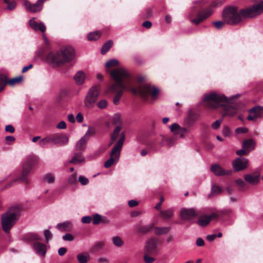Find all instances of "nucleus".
I'll use <instances>...</instances> for the list:
<instances>
[{
	"label": "nucleus",
	"mask_w": 263,
	"mask_h": 263,
	"mask_svg": "<svg viewBox=\"0 0 263 263\" xmlns=\"http://www.w3.org/2000/svg\"><path fill=\"white\" fill-rule=\"evenodd\" d=\"M101 86L97 85L89 90L85 99V105L87 108H92L98 100L100 94Z\"/></svg>",
	"instance_id": "obj_10"
},
{
	"label": "nucleus",
	"mask_w": 263,
	"mask_h": 263,
	"mask_svg": "<svg viewBox=\"0 0 263 263\" xmlns=\"http://www.w3.org/2000/svg\"><path fill=\"white\" fill-rule=\"evenodd\" d=\"M63 239L65 241H72L74 237L71 234L67 233L63 236Z\"/></svg>",
	"instance_id": "obj_57"
},
{
	"label": "nucleus",
	"mask_w": 263,
	"mask_h": 263,
	"mask_svg": "<svg viewBox=\"0 0 263 263\" xmlns=\"http://www.w3.org/2000/svg\"><path fill=\"white\" fill-rule=\"evenodd\" d=\"M33 248L36 253L40 256H44L46 253V246L39 241L33 243Z\"/></svg>",
	"instance_id": "obj_20"
},
{
	"label": "nucleus",
	"mask_w": 263,
	"mask_h": 263,
	"mask_svg": "<svg viewBox=\"0 0 263 263\" xmlns=\"http://www.w3.org/2000/svg\"><path fill=\"white\" fill-rule=\"evenodd\" d=\"M263 111V106H256L249 110V115L247 119L249 121H253L256 118L260 117Z\"/></svg>",
	"instance_id": "obj_16"
},
{
	"label": "nucleus",
	"mask_w": 263,
	"mask_h": 263,
	"mask_svg": "<svg viewBox=\"0 0 263 263\" xmlns=\"http://www.w3.org/2000/svg\"><path fill=\"white\" fill-rule=\"evenodd\" d=\"M211 9H204L201 2L195 4L189 14L190 21L196 25L202 22L208 18L212 14Z\"/></svg>",
	"instance_id": "obj_5"
},
{
	"label": "nucleus",
	"mask_w": 263,
	"mask_h": 263,
	"mask_svg": "<svg viewBox=\"0 0 263 263\" xmlns=\"http://www.w3.org/2000/svg\"><path fill=\"white\" fill-rule=\"evenodd\" d=\"M84 160L85 159L82 156L81 153H76L69 162L72 164H76L84 162Z\"/></svg>",
	"instance_id": "obj_27"
},
{
	"label": "nucleus",
	"mask_w": 263,
	"mask_h": 263,
	"mask_svg": "<svg viewBox=\"0 0 263 263\" xmlns=\"http://www.w3.org/2000/svg\"><path fill=\"white\" fill-rule=\"evenodd\" d=\"M7 84H8L7 76L4 74L0 73V92L4 89Z\"/></svg>",
	"instance_id": "obj_36"
},
{
	"label": "nucleus",
	"mask_w": 263,
	"mask_h": 263,
	"mask_svg": "<svg viewBox=\"0 0 263 263\" xmlns=\"http://www.w3.org/2000/svg\"><path fill=\"white\" fill-rule=\"evenodd\" d=\"M159 239L156 237H152L148 239L144 247V252L152 256H156L158 253V245Z\"/></svg>",
	"instance_id": "obj_12"
},
{
	"label": "nucleus",
	"mask_w": 263,
	"mask_h": 263,
	"mask_svg": "<svg viewBox=\"0 0 263 263\" xmlns=\"http://www.w3.org/2000/svg\"><path fill=\"white\" fill-rule=\"evenodd\" d=\"M176 138L174 137H168L166 139V141L167 143L170 145L171 146L173 144L174 141H175Z\"/></svg>",
	"instance_id": "obj_64"
},
{
	"label": "nucleus",
	"mask_w": 263,
	"mask_h": 263,
	"mask_svg": "<svg viewBox=\"0 0 263 263\" xmlns=\"http://www.w3.org/2000/svg\"><path fill=\"white\" fill-rule=\"evenodd\" d=\"M15 139L12 136H8L5 137V141L7 144L10 145L15 141Z\"/></svg>",
	"instance_id": "obj_56"
},
{
	"label": "nucleus",
	"mask_w": 263,
	"mask_h": 263,
	"mask_svg": "<svg viewBox=\"0 0 263 263\" xmlns=\"http://www.w3.org/2000/svg\"><path fill=\"white\" fill-rule=\"evenodd\" d=\"M74 56L73 48L68 46L62 48L60 51L50 52L46 55V59L49 63L59 66L65 63L70 62Z\"/></svg>",
	"instance_id": "obj_4"
},
{
	"label": "nucleus",
	"mask_w": 263,
	"mask_h": 263,
	"mask_svg": "<svg viewBox=\"0 0 263 263\" xmlns=\"http://www.w3.org/2000/svg\"><path fill=\"white\" fill-rule=\"evenodd\" d=\"M104 242L103 241H99L96 242L92 247V251H96L101 249L104 246Z\"/></svg>",
	"instance_id": "obj_51"
},
{
	"label": "nucleus",
	"mask_w": 263,
	"mask_h": 263,
	"mask_svg": "<svg viewBox=\"0 0 263 263\" xmlns=\"http://www.w3.org/2000/svg\"><path fill=\"white\" fill-rule=\"evenodd\" d=\"M160 138L161 139V140L160 141H159L158 138L157 140H154L152 142H150L148 143L147 146L151 149H154V146H155L156 143H158L159 145H163V140H164V137L160 136Z\"/></svg>",
	"instance_id": "obj_42"
},
{
	"label": "nucleus",
	"mask_w": 263,
	"mask_h": 263,
	"mask_svg": "<svg viewBox=\"0 0 263 263\" xmlns=\"http://www.w3.org/2000/svg\"><path fill=\"white\" fill-rule=\"evenodd\" d=\"M236 153L238 155L243 156L248 155L249 153L246 150V149L242 148L241 149L237 150Z\"/></svg>",
	"instance_id": "obj_59"
},
{
	"label": "nucleus",
	"mask_w": 263,
	"mask_h": 263,
	"mask_svg": "<svg viewBox=\"0 0 263 263\" xmlns=\"http://www.w3.org/2000/svg\"><path fill=\"white\" fill-rule=\"evenodd\" d=\"M26 239L30 242L38 241L42 240V238L35 233H29L26 236Z\"/></svg>",
	"instance_id": "obj_35"
},
{
	"label": "nucleus",
	"mask_w": 263,
	"mask_h": 263,
	"mask_svg": "<svg viewBox=\"0 0 263 263\" xmlns=\"http://www.w3.org/2000/svg\"><path fill=\"white\" fill-rule=\"evenodd\" d=\"M87 141V139L82 137L77 142L76 146L77 149L80 151H84L86 146Z\"/></svg>",
	"instance_id": "obj_33"
},
{
	"label": "nucleus",
	"mask_w": 263,
	"mask_h": 263,
	"mask_svg": "<svg viewBox=\"0 0 263 263\" xmlns=\"http://www.w3.org/2000/svg\"><path fill=\"white\" fill-rule=\"evenodd\" d=\"M30 27L35 31L40 30L44 33L46 31V27L43 23H38L34 19L30 20L29 21Z\"/></svg>",
	"instance_id": "obj_22"
},
{
	"label": "nucleus",
	"mask_w": 263,
	"mask_h": 263,
	"mask_svg": "<svg viewBox=\"0 0 263 263\" xmlns=\"http://www.w3.org/2000/svg\"><path fill=\"white\" fill-rule=\"evenodd\" d=\"M161 217L164 220L171 218L173 215V211L171 209L161 210L160 212Z\"/></svg>",
	"instance_id": "obj_30"
},
{
	"label": "nucleus",
	"mask_w": 263,
	"mask_h": 263,
	"mask_svg": "<svg viewBox=\"0 0 263 263\" xmlns=\"http://www.w3.org/2000/svg\"><path fill=\"white\" fill-rule=\"evenodd\" d=\"M37 161L38 158L36 156H29L23 164V171L18 179L22 180L23 182L26 183V184L29 183V181L27 178V176L30 172L32 166L36 163H37Z\"/></svg>",
	"instance_id": "obj_9"
},
{
	"label": "nucleus",
	"mask_w": 263,
	"mask_h": 263,
	"mask_svg": "<svg viewBox=\"0 0 263 263\" xmlns=\"http://www.w3.org/2000/svg\"><path fill=\"white\" fill-rule=\"evenodd\" d=\"M171 131L174 135H180L181 138H183L184 135L187 132V129L185 128L181 127L177 123H174L170 126Z\"/></svg>",
	"instance_id": "obj_19"
},
{
	"label": "nucleus",
	"mask_w": 263,
	"mask_h": 263,
	"mask_svg": "<svg viewBox=\"0 0 263 263\" xmlns=\"http://www.w3.org/2000/svg\"><path fill=\"white\" fill-rule=\"evenodd\" d=\"M77 258L79 263H87L90 259V255L88 253L85 252L78 254L77 256Z\"/></svg>",
	"instance_id": "obj_26"
},
{
	"label": "nucleus",
	"mask_w": 263,
	"mask_h": 263,
	"mask_svg": "<svg viewBox=\"0 0 263 263\" xmlns=\"http://www.w3.org/2000/svg\"><path fill=\"white\" fill-rule=\"evenodd\" d=\"M196 244L198 247H202L204 245L205 242L204 240L201 238H198L196 240Z\"/></svg>",
	"instance_id": "obj_62"
},
{
	"label": "nucleus",
	"mask_w": 263,
	"mask_h": 263,
	"mask_svg": "<svg viewBox=\"0 0 263 263\" xmlns=\"http://www.w3.org/2000/svg\"><path fill=\"white\" fill-rule=\"evenodd\" d=\"M122 129L121 125H117L114 129L113 132L110 135V139L111 141V144L113 143L115 141L117 140V138L119 135V133Z\"/></svg>",
	"instance_id": "obj_28"
},
{
	"label": "nucleus",
	"mask_w": 263,
	"mask_h": 263,
	"mask_svg": "<svg viewBox=\"0 0 263 263\" xmlns=\"http://www.w3.org/2000/svg\"><path fill=\"white\" fill-rule=\"evenodd\" d=\"M203 101L204 105L210 109H216L221 106L224 112L223 116H233L237 111L236 106L230 104V100L224 95L215 92L205 95Z\"/></svg>",
	"instance_id": "obj_2"
},
{
	"label": "nucleus",
	"mask_w": 263,
	"mask_h": 263,
	"mask_svg": "<svg viewBox=\"0 0 263 263\" xmlns=\"http://www.w3.org/2000/svg\"><path fill=\"white\" fill-rule=\"evenodd\" d=\"M129 77H130L129 76ZM131 78V77H130ZM130 79L132 80V78H130ZM137 82H138V84H137L135 86H134L132 84V86L133 87H135V88H139V86H141V85H149L151 88H156L157 90H158V92L157 93V96H156V98L155 99H154V100H155L157 99V96L159 92V90L156 87H155V86H153V85H151L149 84H146V83H143L142 82L143 81H144L145 80V77L144 76H139L137 77ZM131 83H132V81L131 80Z\"/></svg>",
	"instance_id": "obj_24"
},
{
	"label": "nucleus",
	"mask_w": 263,
	"mask_h": 263,
	"mask_svg": "<svg viewBox=\"0 0 263 263\" xmlns=\"http://www.w3.org/2000/svg\"><path fill=\"white\" fill-rule=\"evenodd\" d=\"M170 230V227H155L154 231L157 235H161L168 233Z\"/></svg>",
	"instance_id": "obj_32"
},
{
	"label": "nucleus",
	"mask_w": 263,
	"mask_h": 263,
	"mask_svg": "<svg viewBox=\"0 0 263 263\" xmlns=\"http://www.w3.org/2000/svg\"><path fill=\"white\" fill-rule=\"evenodd\" d=\"M102 216L98 214H95L92 215V221L93 224L97 225L101 223V219Z\"/></svg>",
	"instance_id": "obj_47"
},
{
	"label": "nucleus",
	"mask_w": 263,
	"mask_h": 263,
	"mask_svg": "<svg viewBox=\"0 0 263 263\" xmlns=\"http://www.w3.org/2000/svg\"><path fill=\"white\" fill-rule=\"evenodd\" d=\"M263 11V1L253 6L241 9V13L244 18H251L259 14Z\"/></svg>",
	"instance_id": "obj_11"
},
{
	"label": "nucleus",
	"mask_w": 263,
	"mask_h": 263,
	"mask_svg": "<svg viewBox=\"0 0 263 263\" xmlns=\"http://www.w3.org/2000/svg\"><path fill=\"white\" fill-rule=\"evenodd\" d=\"M211 171L216 176L231 175L232 174V170H225L220 165L215 164L211 166Z\"/></svg>",
	"instance_id": "obj_17"
},
{
	"label": "nucleus",
	"mask_w": 263,
	"mask_h": 263,
	"mask_svg": "<svg viewBox=\"0 0 263 263\" xmlns=\"http://www.w3.org/2000/svg\"><path fill=\"white\" fill-rule=\"evenodd\" d=\"M68 141V137L62 134H53L47 135L39 141L41 146L44 147L49 143H52L59 146L65 145Z\"/></svg>",
	"instance_id": "obj_8"
},
{
	"label": "nucleus",
	"mask_w": 263,
	"mask_h": 263,
	"mask_svg": "<svg viewBox=\"0 0 263 263\" xmlns=\"http://www.w3.org/2000/svg\"><path fill=\"white\" fill-rule=\"evenodd\" d=\"M222 17L226 23L231 25L239 23L244 18L241 13V10L238 11L237 8L233 6L225 8L222 12Z\"/></svg>",
	"instance_id": "obj_6"
},
{
	"label": "nucleus",
	"mask_w": 263,
	"mask_h": 263,
	"mask_svg": "<svg viewBox=\"0 0 263 263\" xmlns=\"http://www.w3.org/2000/svg\"><path fill=\"white\" fill-rule=\"evenodd\" d=\"M125 139V133L124 132H122L120 134L119 140L111 150L110 154V158L104 163V167L105 168H107L110 167L113 164L116 163L118 161L120 151Z\"/></svg>",
	"instance_id": "obj_7"
},
{
	"label": "nucleus",
	"mask_w": 263,
	"mask_h": 263,
	"mask_svg": "<svg viewBox=\"0 0 263 263\" xmlns=\"http://www.w3.org/2000/svg\"><path fill=\"white\" fill-rule=\"evenodd\" d=\"M128 204L129 206H130L131 208H133V207L137 206L139 204V202L136 200H131L128 201Z\"/></svg>",
	"instance_id": "obj_63"
},
{
	"label": "nucleus",
	"mask_w": 263,
	"mask_h": 263,
	"mask_svg": "<svg viewBox=\"0 0 263 263\" xmlns=\"http://www.w3.org/2000/svg\"><path fill=\"white\" fill-rule=\"evenodd\" d=\"M249 160L245 157H238L232 162V166L235 172H239L248 167Z\"/></svg>",
	"instance_id": "obj_14"
},
{
	"label": "nucleus",
	"mask_w": 263,
	"mask_h": 263,
	"mask_svg": "<svg viewBox=\"0 0 263 263\" xmlns=\"http://www.w3.org/2000/svg\"><path fill=\"white\" fill-rule=\"evenodd\" d=\"M259 175L258 174H246L244 176L245 180L248 183L255 185L259 182Z\"/></svg>",
	"instance_id": "obj_21"
},
{
	"label": "nucleus",
	"mask_w": 263,
	"mask_h": 263,
	"mask_svg": "<svg viewBox=\"0 0 263 263\" xmlns=\"http://www.w3.org/2000/svg\"><path fill=\"white\" fill-rule=\"evenodd\" d=\"M119 64V62L116 59H112L108 61L105 64V66L107 68H110L114 66H118Z\"/></svg>",
	"instance_id": "obj_45"
},
{
	"label": "nucleus",
	"mask_w": 263,
	"mask_h": 263,
	"mask_svg": "<svg viewBox=\"0 0 263 263\" xmlns=\"http://www.w3.org/2000/svg\"><path fill=\"white\" fill-rule=\"evenodd\" d=\"M91 216H84L82 217L81 221L83 223H89L92 221Z\"/></svg>",
	"instance_id": "obj_58"
},
{
	"label": "nucleus",
	"mask_w": 263,
	"mask_h": 263,
	"mask_svg": "<svg viewBox=\"0 0 263 263\" xmlns=\"http://www.w3.org/2000/svg\"><path fill=\"white\" fill-rule=\"evenodd\" d=\"M22 209L18 205H13L1 215V225L6 233H9L11 228L16 224L21 216Z\"/></svg>",
	"instance_id": "obj_3"
},
{
	"label": "nucleus",
	"mask_w": 263,
	"mask_h": 263,
	"mask_svg": "<svg viewBox=\"0 0 263 263\" xmlns=\"http://www.w3.org/2000/svg\"><path fill=\"white\" fill-rule=\"evenodd\" d=\"M101 35V33L99 31H96L90 32L87 35V39L89 41H96L99 39Z\"/></svg>",
	"instance_id": "obj_34"
},
{
	"label": "nucleus",
	"mask_w": 263,
	"mask_h": 263,
	"mask_svg": "<svg viewBox=\"0 0 263 263\" xmlns=\"http://www.w3.org/2000/svg\"><path fill=\"white\" fill-rule=\"evenodd\" d=\"M112 241L113 244L117 247H121L124 245V241L118 236H114L112 238Z\"/></svg>",
	"instance_id": "obj_38"
},
{
	"label": "nucleus",
	"mask_w": 263,
	"mask_h": 263,
	"mask_svg": "<svg viewBox=\"0 0 263 263\" xmlns=\"http://www.w3.org/2000/svg\"><path fill=\"white\" fill-rule=\"evenodd\" d=\"M44 236L47 242H48L52 237V235L49 230H45L44 231Z\"/></svg>",
	"instance_id": "obj_54"
},
{
	"label": "nucleus",
	"mask_w": 263,
	"mask_h": 263,
	"mask_svg": "<svg viewBox=\"0 0 263 263\" xmlns=\"http://www.w3.org/2000/svg\"><path fill=\"white\" fill-rule=\"evenodd\" d=\"M4 3L7 5V9L9 10H13L16 7V3L15 1H10V0H3Z\"/></svg>",
	"instance_id": "obj_43"
},
{
	"label": "nucleus",
	"mask_w": 263,
	"mask_h": 263,
	"mask_svg": "<svg viewBox=\"0 0 263 263\" xmlns=\"http://www.w3.org/2000/svg\"><path fill=\"white\" fill-rule=\"evenodd\" d=\"M5 131L10 133H13L15 129L11 125H7L5 127Z\"/></svg>",
	"instance_id": "obj_61"
},
{
	"label": "nucleus",
	"mask_w": 263,
	"mask_h": 263,
	"mask_svg": "<svg viewBox=\"0 0 263 263\" xmlns=\"http://www.w3.org/2000/svg\"><path fill=\"white\" fill-rule=\"evenodd\" d=\"M112 45L113 42L111 40H108L105 42L102 47L101 53L102 54H105L110 49Z\"/></svg>",
	"instance_id": "obj_37"
},
{
	"label": "nucleus",
	"mask_w": 263,
	"mask_h": 263,
	"mask_svg": "<svg viewBox=\"0 0 263 263\" xmlns=\"http://www.w3.org/2000/svg\"><path fill=\"white\" fill-rule=\"evenodd\" d=\"M255 146V142L252 139H246L243 141L242 148L246 149L249 153L252 151Z\"/></svg>",
	"instance_id": "obj_23"
},
{
	"label": "nucleus",
	"mask_w": 263,
	"mask_h": 263,
	"mask_svg": "<svg viewBox=\"0 0 263 263\" xmlns=\"http://www.w3.org/2000/svg\"><path fill=\"white\" fill-rule=\"evenodd\" d=\"M150 254L145 253L143 256V259L145 263H152L155 260V258L150 256Z\"/></svg>",
	"instance_id": "obj_50"
},
{
	"label": "nucleus",
	"mask_w": 263,
	"mask_h": 263,
	"mask_svg": "<svg viewBox=\"0 0 263 263\" xmlns=\"http://www.w3.org/2000/svg\"><path fill=\"white\" fill-rule=\"evenodd\" d=\"M78 180L80 182V183L83 185H86L89 182L88 179L83 176H79Z\"/></svg>",
	"instance_id": "obj_53"
},
{
	"label": "nucleus",
	"mask_w": 263,
	"mask_h": 263,
	"mask_svg": "<svg viewBox=\"0 0 263 263\" xmlns=\"http://www.w3.org/2000/svg\"><path fill=\"white\" fill-rule=\"evenodd\" d=\"M95 133V128L93 127H89L88 130L86 132L83 137L88 140L90 137L94 136Z\"/></svg>",
	"instance_id": "obj_41"
},
{
	"label": "nucleus",
	"mask_w": 263,
	"mask_h": 263,
	"mask_svg": "<svg viewBox=\"0 0 263 263\" xmlns=\"http://www.w3.org/2000/svg\"><path fill=\"white\" fill-rule=\"evenodd\" d=\"M112 122L114 124L117 125H121V116L119 114H115L112 118Z\"/></svg>",
	"instance_id": "obj_46"
},
{
	"label": "nucleus",
	"mask_w": 263,
	"mask_h": 263,
	"mask_svg": "<svg viewBox=\"0 0 263 263\" xmlns=\"http://www.w3.org/2000/svg\"><path fill=\"white\" fill-rule=\"evenodd\" d=\"M71 223L70 222H64L63 223H58L57 228L62 231H69L71 228Z\"/></svg>",
	"instance_id": "obj_31"
},
{
	"label": "nucleus",
	"mask_w": 263,
	"mask_h": 263,
	"mask_svg": "<svg viewBox=\"0 0 263 263\" xmlns=\"http://www.w3.org/2000/svg\"><path fill=\"white\" fill-rule=\"evenodd\" d=\"M44 180L48 183H52L54 181V176L52 174H47L44 176Z\"/></svg>",
	"instance_id": "obj_48"
},
{
	"label": "nucleus",
	"mask_w": 263,
	"mask_h": 263,
	"mask_svg": "<svg viewBox=\"0 0 263 263\" xmlns=\"http://www.w3.org/2000/svg\"><path fill=\"white\" fill-rule=\"evenodd\" d=\"M218 215L215 213H213L210 216L206 215L199 216L197 223L201 227L207 226L210 222L214 218L217 217Z\"/></svg>",
	"instance_id": "obj_18"
},
{
	"label": "nucleus",
	"mask_w": 263,
	"mask_h": 263,
	"mask_svg": "<svg viewBox=\"0 0 263 263\" xmlns=\"http://www.w3.org/2000/svg\"><path fill=\"white\" fill-rule=\"evenodd\" d=\"M108 105V102L106 100H101L98 103L97 106L100 109L105 108Z\"/></svg>",
	"instance_id": "obj_52"
},
{
	"label": "nucleus",
	"mask_w": 263,
	"mask_h": 263,
	"mask_svg": "<svg viewBox=\"0 0 263 263\" xmlns=\"http://www.w3.org/2000/svg\"><path fill=\"white\" fill-rule=\"evenodd\" d=\"M154 227V224L149 225L143 226L139 225L137 227V231L138 233L145 234L150 232Z\"/></svg>",
	"instance_id": "obj_25"
},
{
	"label": "nucleus",
	"mask_w": 263,
	"mask_h": 263,
	"mask_svg": "<svg viewBox=\"0 0 263 263\" xmlns=\"http://www.w3.org/2000/svg\"><path fill=\"white\" fill-rule=\"evenodd\" d=\"M153 16V10L151 8H148L145 10V12L143 15V18L148 19Z\"/></svg>",
	"instance_id": "obj_49"
},
{
	"label": "nucleus",
	"mask_w": 263,
	"mask_h": 263,
	"mask_svg": "<svg viewBox=\"0 0 263 263\" xmlns=\"http://www.w3.org/2000/svg\"><path fill=\"white\" fill-rule=\"evenodd\" d=\"M77 174L74 173L68 178L67 182L69 185H75L77 183Z\"/></svg>",
	"instance_id": "obj_40"
},
{
	"label": "nucleus",
	"mask_w": 263,
	"mask_h": 263,
	"mask_svg": "<svg viewBox=\"0 0 263 263\" xmlns=\"http://www.w3.org/2000/svg\"><path fill=\"white\" fill-rule=\"evenodd\" d=\"M222 189L219 186L217 185H213L212 187L211 194L210 195L218 194L220 193Z\"/></svg>",
	"instance_id": "obj_44"
},
{
	"label": "nucleus",
	"mask_w": 263,
	"mask_h": 263,
	"mask_svg": "<svg viewBox=\"0 0 263 263\" xmlns=\"http://www.w3.org/2000/svg\"><path fill=\"white\" fill-rule=\"evenodd\" d=\"M201 212L200 210H196L193 208H183L180 210V216L183 220H190L193 218L199 216Z\"/></svg>",
	"instance_id": "obj_13"
},
{
	"label": "nucleus",
	"mask_w": 263,
	"mask_h": 263,
	"mask_svg": "<svg viewBox=\"0 0 263 263\" xmlns=\"http://www.w3.org/2000/svg\"><path fill=\"white\" fill-rule=\"evenodd\" d=\"M23 80V76H20L18 77H16L14 78L11 79L10 80H8V84L11 86H13L15 84H18L21 83Z\"/></svg>",
	"instance_id": "obj_39"
},
{
	"label": "nucleus",
	"mask_w": 263,
	"mask_h": 263,
	"mask_svg": "<svg viewBox=\"0 0 263 263\" xmlns=\"http://www.w3.org/2000/svg\"><path fill=\"white\" fill-rule=\"evenodd\" d=\"M110 76L115 83L110 86L109 91L115 93L113 98L115 105L119 103L124 89L130 91L135 95H138L145 101L148 100L149 97L152 99L156 98L158 90L155 88L153 89L148 85L139 86V88L133 87L129 73L123 68L115 69L111 71Z\"/></svg>",
	"instance_id": "obj_1"
},
{
	"label": "nucleus",
	"mask_w": 263,
	"mask_h": 263,
	"mask_svg": "<svg viewBox=\"0 0 263 263\" xmlns=\"http://www.w3.org/2000/svg\"><path fill=\"white\" fill-rule=\"evenodd\" d=\"M46 0H38L37 2L32 4L28 1L24 2V5L26 8L32 12H37L41 10L42 8L43 4Z\"/></svg>",
	"instance_id": "obj_15"
},
{
	"label": "nucleus",
	"mask_w": 263,
	"mask_h": 263,
	"mask_svg": "<svg viewBox=\"0 0 263 263\" xmlns=\"http://www.w3.org/2000/svg\"><path fill=\"white\" fill-rule=\"evenodd\" d=\"M76 83L78 85L82 84L85 80V74L83 71H78L74 77Z\"/></svg>",
	"instance_id": "obj_29"
},
{
	"label": "nucleus",
	"mask_w": 263,
	"mask_h": 263,
	"mask_svg": "<svg viewBox=\"0 0 263 263\" xmlns=\"http://www.w3.org/2000/svg\"><path fill=\"white\" fill-rule=\"evenodd\" d=\"M221 123V120H218L215 121L212 125V127L213 129H218Z\"/></svg>",
	"instance_id": "obj_60"
},
{
	"label": "nucleus",
	"mask_w": 263,
	"mask_h": 263,
	"mask_svg": "<svg viewBox=\"0 0 263 263\" xmlns=\"http://www.w3.org/2000/svg\"><path fill=\"white\" fill-rule=\"evenodd\" d=\"M224 23H226L224 21H217L213 22V24L218 29L222 28V27L224 26Z\"/></svg>",
	"instance_id": "obj_55"
}]
</instances>
